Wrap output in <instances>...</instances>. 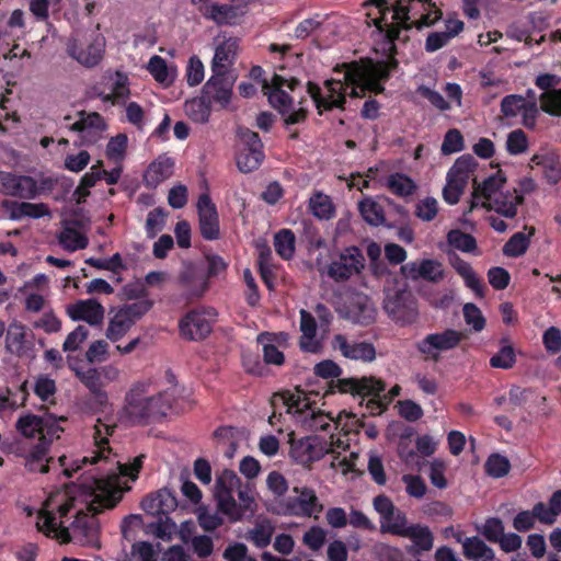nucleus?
<instances>
[{"mask_svg":"<svg viewBox=\"0 0 561 561\" xmlns=\"http://www.w3.org/2000/svg\"><path fill=\"white\" fill-rule=\"evenodd\" d=\"M402 537L411 539L421 551H430L433 548L434 537L427 526L412 524Z\"/></svg>","mask_w":561,"mask_h":561,"instance_id":"nucleus-41","label":"nucleus"},{"mask_svg":"<svg viewBox=\"0 0 561 561\" xmlns=\"http://www.w3.org/2000/svg\"><path fill=\"white\" fill-rule=\"evenodd\" d=\"M105 128L104 119L101 114L96 112H92L89 114H85L84 112L80 113V118L75 122L70 129L72 131L77 133H88L91 134L92 131L98 133L102 131Z\"/></svg>","mask_w":561,"mask_h":561,"instance_id":"nucleus-43","label":"nucleus"},{"mask_svg":"<svg viewBox=\"0 0 561 561\" xmlns=\"http://www.w3.org/2000/svg\"><path fill=\"white\" fill-rule=\"evenodd\" d=\"M153 300L145 299L112 309L106 337L112 342L119 341L153 307Z\"/></svg>","mask_w":561,"mask_h":561,"instance_id":"nucleus-11","label":"nucleus"},{"mask_svg":"<svg viewBox=\"0 0 561 561\" xmlns=\"http://www.w3.org/2000/svg\"><path fill=\"white\" fill-rule=\"evenodd\" d=\"M300 84L297 78L285 79L279 75H274L271 81L262 80V89L267 95L268 103L280 115L284 125L288 128L291 125L302 124L309 116V111L302 106L305 100L299 101V107L294 108V99L285 90L295 91Z\"/></svg>","mask_w":561,"mask_h":561,"instance_id":"nucleus-4","label":"nucleus"},{"mask_svg":"<svg viewBox=\"0 0 561 561\" xmlns=\"http://www.w3.org/2000/svg\"><path fill=\"white\" fill-rule=\"evenodd\" d=\"M214 500L217 512L210 513L207 508H199L198 525L205 531H214L224 525L227 517L230 524L242 522L247 516H253L257 504L254 490L250 483H243L233 470L224 469L216 478Z\"/></svg>","mask_w":561,"mask_h":561,"instance_id":"nucleus-2","label":"nucleus"},{"mask_svg":"<svg viewBox=\"0 0 561 561\" xmlns=\"http://www.w3.org/2000/svg\"><path fill=\"white\" fill-rule=\"evenodd\" d=\"M48 447L45 443L34 445L25 456V468L31 472L46 473L49 471V462L53 458H47Z\"/></svg>","mask_w":561,"mask_h":561,"instance_id":"nucleus-34","label":"nucleus"},{"mask_svg":"<svg viewBox=\"0 0 561 561\" xmlns=\"http://www.w3.org/2000/svg\"><path fill=\"white\" fill-rule=\"evenodd\" d=\"M466 339H468L466 332L448 328L426 334L416 342L415 348L425 360L438 363L443 353L457 348Z\"/></svg>","mask_w":561,"mask_h":561,"instance_id":"nucleus-12","label":"nucleus"},{"mask_svg":"<svg viewBox=\"0 0 561 561\" xmlns=\"http://www.w3.org/2000/svg\"><path fill=\"white\" fill-rule=\"evenodd\" d=\"M535 234V228H529V233H514L504 244L503 254L508 257H518L526 253L530 244V237Z\"/></svg>","mask_w":561,"mask_h":561,"instance_id":"nucleus-39","label":"nucleus"},{"mask_svg":"<svg viewBox=\"0 0 561 561\" xmlns=\"http://www.w3.org/2000/svg\"><path fill=\"white\" fill-rule=\"evenodd\" d=\"M463 147L465 144L461 133L453 128L445 134L440 150L443 154H451L461 151Z\"/></svg>","mask_w":561,"mask_h":561,"instance_id":"nucleus-60","label":"nucleus"},{"mask_svg":"<svg viewBox=\"0 0 561 561\" xmlns=\"http://www.w3.org/2000/svg\"><path fill=\"white\" fill-rule=\"evenodd\" d=\"M331 450L327 440L318 436H306L290 440L289 455L295 462L310 469L313 462L321 460Z\"/></svg>","mask_w":561,"mask_h":561,"instance_id":"nucleus-15","label":"nucleus"},{"mask_svg":"<svg viewBox=\"0 0 561 561\" xmlns=\"http://www.w3.org/2000/svg\"><path fill=\"white\" fill-rule=\"evenodd\" d=\"M358 210L363 219L370 226L378 227L386 221L383 207L370 197L359 202Z\"/></svg>","mask_w":561,"mask_h":561,"instance_id":"nucleus-40","label":"nucleus"},{"mask_svg":"<svg viewBox=\"0 0 561 561\" xmlns=\"http://www.w3.org/2000/svg\"><path fill=\"white\" fill-rule=\"evenodd\" d=\"M331 389L340 393H350L353 397H360L362 399L370 397L366 405L371 413H381L387 410L389 405L385 402V398L382 397L386 390V382L374 376L337 378L336 380H332Z\"/></svg>","mask_w":561,"mask_h":561,"instance_id":"nucleus-5","label":"nucleus"},{"mask_svg":"<svg viewBox=\"0 0 561 561\" xmlns=\"http://www.w3.org/2000/svg\"><path fill=\"white\" fill-rule=\"evenodd\" d=\"M238 39L230 37L216 47L214 58L211 60V72H233V66L238 55Z\"/></svg>","mask_w":561,"mask_h":561,"instance_id":"nucleus-29","label":"nucleus"},{"mask_svg":"<svg viewBox=\"0 0 561 561\" xmlns=\"http://www.w3.org/2000/svg\"><path fill=\"white\" fill-rule=\"evenodd\" d=\"M44 424V417L35 414L21 416L16 422V430L25 437H35L41 435V428Z\"/></svg>","mask_w":561,"mask_h":561,"instance_id":"nucleus-53","label":"nucleus"},{"mask_svg":"<svg viewBox=\"0 0 561 561\" xmlns=\"http://www.w3.org/2000/svg\"><path fill=\"white\" fill-rule=\"evenodd\" d=\"M165 211L161 207H157L149 211L146 219V232L149 238L156 237L164 227Z\"/></svg>","mask_w":561,"mask_h":561,"instance_id":"nucleus-62","label":"nucleus"},{"mask_svg":"<svg viewBox=\"0 0 561 561\" xmlns=\"http://www.w3.org/2000/svg\"><path fill=\"white\" fill-rule=\"evenodd\" d=\"M419 274H421V278L433 283L439 282L444 277L442 264L431 259H425L420 262Z\"/></svg>","mask_w":561,"mask_h":561,"instance_id":"nucleus-58","label":"nucleus"},{"mask_svg":"<svg viewBox=\"0 0 561 561\" xmlns=\"http://www.w3.org/2000/svg\"><path fill=\"white\" fill-rule=\"evenodd\" d=\"M128 85V77L125 73L117 71L116 78L111 87V92L102 96L103 101L111 102L113 104L125 101L130 93Z\"/></svg>","mask_w":561,"mask_h":561,"instance_id":"nucleus-46","label":"nucleus"},{"mask_svg":"<svg viewBox=\"0 0 561 561\" xmlns=\"http://www.w3.org/2000/svg\"><path fill=\"white\" fill-rule=\"evenodd\" d=\"M524 203V197L518 194L517 188L502 191L488 203H481V207L494 210L505 218H514L517 215V207Z\"/></svg>","mask_w":561,"mask_h":561,"instance_id":"nucleus-27","label":"nucleus"},{"mask_svg":"<svg viewBox=\"0 0 561 561\" xmlns=\"http://www.w3.org/2000/svg\"><path fill=\"white\" fill-rule=\"evenodd\" d=\"M148 70L154 80L160 83H170L172 81L169 78L167 61L158 55H154L150 58Z\"/></svg>","mask_w":561,"mask_h":561,"instance_id":"nucleus-64","label":"nucleus"},{"mask_svg":"<svg viewBox=\"0 0 561 561\" xmlns=\"http://www.w3.org/2000/svg\"><path fill=\"white\" fill-rule=\"evenodd\" d=\"M382 307L387 316L401 327L415 323L420 316L417 299L407 286L386 289Z\"/></svg>","mask_w":561,"mask_h":561,"instance_id":"nucleus-9","label":"nucleus"},{"mask_svg":"<svg viewBox=\"0 0 561 561\" xmlns=\"http://www.w3.org/2000/svg\"><path fill=\"white\" fill-rule=\"evenodd\" d=\"M141 507L146 514L156 517L148 527L158 538H165L175 528V523L170 518V513L178 507V500L173 492L163 488L150 493L141 501Z\"/></svg>","mask_w":561,"mask_h":561,"instance_id":"nucleus-6","label":"nucleus"},{"mask_svg":"<svg viewBox=\"0 0 561 561\" xmlns=\"http://www.w3.org/2000/svg\"><path fill=\"white\" fill-rule=\"evenodd\" d=\"M296 237L287 228L280 229L274 236V248L283 260H290L295 254Z\"/></svg>","mask_w":561,"mask_h":561,"instance_id":"nucleus-42","label":"nucleus"},{"mask_svg":"<svg viewBox=\"0 0 561 561\" xmlns=\"http://www.w3.org/2000/svg\"><path fill=\"white\" fill-rule=\"evenodd\" d=\"M104 307L95 299L79 300L67 307V314L73 321H85L99 325L104 319Z\"/></svg>","mask_w":561,"mask_h":561,"instance_id":"nucleus-24","label":"nucleus"},{"mask_svg":"<svg viewBox=\"0 0 561 561\" xmlns=\"http://www.w3.org/2000/svg\"><path fill=\"white\" fill-rule=\"evenodd\" d=\"M523 108H526V101L518 94L506 95L501 102V113L505 117H515Z\"/></svg>","mask_w":561,"mask_h":561,"instance_id":"nucleus-61","label":"nucleus"},{"mask_svg":"<svg viewBox=\"0 0 561 561\" xmlns=\"http://www.w3.org/2000/svg\"><path fill=\"white\" fill-rule=\"evenodd\" d=\"M468 184L463 178L456 176L449 172L446 175V184L443 188V198L449 205H456Z\"/></svg>","mask_w":561,"mask_h":561,"instance_id":"nucleus-44","label":"nucleus"},{"mask_svg":"<svg viewBox=\"0 0 561 561\" xmlns=\"http://www.w3.org/2000/svg\"><path fill=\"white\" fill-rule=\"evenodd\" d=\"M528 149V138L523 129H515L507 135L506 150L512 156L524 153Z\"/></svg>","mask_w":561,"mask_h":561,"instance_id":"nucleus-56","label":"nucleus"},{"mask_svg":"<svg viewBox=\"0 0 561 561\" xmlns=\"http://www.w3.org/2000/svg\"><path fill=\"white\" fill-rule=\"evenodd\" d=\"M476 167V159L471 154L467 153L459 157L448 170V172L469 181L470 175L474 171Z\"/></svg>","mask_w":561,"mask_h":561,"instance_id":"nucleus-59","label":"nucleus"},{"mask_svg":"<svg viewBox=\"0 0 561 561\" xmlns=\"http://www.w3.org/2000/svg\"><path fill=\"white\" fill-rule=\"evenodd\" d=\"M387 59L373 61L370 58L354 60L351 62L337 64L333 71H341L345 69L346 83H358L366 78L376 79L385 83L389 78L392 70L398 67L396 56L385 55Z\"/></svg>","mask_w":561,"mask_h":561,"instance_id":"nucleus-8","label":"nucleus"},{"mask_svg":"<svg viewBox=\"0 0 561 561\" xmlns=\"http://www.w3.org/2000/svg\"><path fill=\"white\" fill-rule=\"evenodd\" d=\"M559 82L560 78L552 73L539 75L535 80V84L543 90L539 98L540 107L552 116H561V88L554 89Z\"/></svg>","mask_w":561,"mask_h":561,"instance_id":"nucleus-20","label":"nucleus"},{"mask_svg":"<svg viewBox=\"0 0 561 561\" xmlns=\"http://www.w3.org/2000/svg\"><path fill=\"white\" fill-rule=\"evenodd\" d=\"M396 24H385L382 25V19L375 20V25L380 32L385 33V41L382 43V53L383 55H392L397 54V45L396 41L399 39L400 32L403 28L402 21L396 20Z\"/></svg>","mask_w":561,"mask_h":561,"instance_id":"nucleus-36","label":"nucleus"},{"mask_svg":"<svg viewBox=\"0 0 561 561\" xmlns=\"http://www.w3.org/2000/svg\"><path fill=\"white\" fill-rule=\"evenodd\" d=\"M148 387L147 382H137L126 393L124 411L134 424L160 421L172 407V398L168 392L146 397Z\"/></svg>","mask_w":561,"mask_h":561,"instance_id":"nucleus-3","label":"nucleus"},{"mask_svg":"<svg viewBox=\"0 0 561 561\" xmlns=\"http://www.w3.org/2000/svg\"><path fill=\"white\" fill-rule=\"evenodd\" d=\"M198 224L202 237L205 240L214 241L220 236L219 216L216 205L208 193L199 195L197 201Z\"/></svg>","mask_w":561,"mask_h":561,"instance_id":"nucleus-21","label":"nucleus"},{"mask_svg":"<svg viewBox=\"0 0 561 561\" xmlns=\"http://www.w3.org/2000/svg\"><path fill=\"white\" fill-rule=\"evenodd\" d=\"M237 76L233 72H213L203 88L204 94L215 103L226 106L230 103Z\"/></svg>","mask_w":561,"mask_h":561,"instance_id":"nucleus-22","label":"nucleus"},{"mask_svg":"<svg viewBox=\"0 0 561 561\" xmlns=\"http://www.w3.org/2000/svg\"><path fill=\"white\" fill-rule=\"evenodd\" d=\"M0 193L21 199H34L39 188L34 178L0 171Z\"/></svg>","mask_w":561,"mask_h":561,"instance_id":"nucleus-18","label":"nucleus"},{"mask_svg":"<svg viewBox=\"0 0 561 561\" xmlns=\"http://www.w3.org/2000/svg\"><path fill=\"white\" fill-rule=\"evenodd\" d=\"M277 399H280L283 404L287 407V412L295 410V412L301 413L309 409L310 405L308 398L301 397L300 394H295L289 390L275 393L272 399V404H275Z\"/></svg>","mask_w":561,"mask_h":561,"instance_id":"nucleus-47","label":"nucleus"},{"mask_svg":"<svg viewBox=\"0 0 561 561\" xmlns=\"http://www.w3.org/2000/svg\"><path fill=\"white\" fill-rule=\"evenodd\" d=\"M336 72H343L345 75V69ZM351 84L346 83L344 76L343 80L334 78L327 79L323 82V88L327 92L325 94H323L322 88L313 81H308L306 89L307 93L314 103L317 113L322 115L324 112H331L335 108L341 111L345 110L347 88Z\"/></svg>","mask_w":561,"mask_h":561,"instance_id":"nucleus-10","label":"nucleus"},{"mask_svg":"<svg viewBox=\"0 0 561 561\" xmlns=\"http://www.w3.org/2000/svg\"><path fill=\"white\" fill-rule=\"evenodd\" d=\"M348 316L355 323L368 325L376 319V309L367 296H358L351 302Z\"/></svg>","mask_w":561,"mask_h":561,"instance_id":"nucleus-32","label":"nucleus"},{"mask_svg":"<svg viewBox=\"0 0 561 561\" xmlns=\"http://www.w3.org/2000/svg\"><path fill=\"white\" fill-rule=\"evenodd\" d=\"M299 314L300 331L302 332V336L300 340V348L306 352L316 353L319 350L318 343L313 341L317 334L316 318L305 309H301Z\"/></svg>","mask_w":561,"mask_h":561,"instance_id":"nucleus-33","label":"nucleus"},{"mask_svg":"<svg viewBox=\"0 0 561 561\" xmlns=\"http://www.w3.org/2000/svg\"><path fill=\"white\" fill-rule=\"evenodd\" d=\"M447 242L453 248L466 253H471L477 249L476 238L459 229H453L447 233Z\"/></svg>","mask_w":561,"mask_h":561,"instance_id":"nucleus-48","label":"nucleus"},{"mask_svg":"<svg viewBox=\"0 0 561 561\" xmlns=\"http://www.w3.org/2000/svg\"><path fill=\"white\" fill-rule=\"evenodd\" d=\"M174 160L165 154L159 156L152 161L144 174V183L149 188H156L162 182L172 176Z\"/></svg>","mask_w":561,"mask_h":561,"instance_id":"nucleus-28","label":"nucleus"},{"mask_svg":"<svg viewBox=\"0 0 561 561\" xmlns=\"http://www.w3.org/2000/svg\"><path fill=\"white\" fill-rule=\"evenodd\" d=\"M244 15L242 5L213 3L204 13V16L214 21L217 25H236Z\"/></svg>","mask_w":561,"mask_h":561,"instance_id":"nucleus-31","label":"nucleus"},{"mask_svg":"<svg viewBox=\"0 0 561 561\" xmlns=\"http://www.w3.org/2000/svg\"><path fill=\"white\" fill-rule=\"evenodd\" d=\"M275 533V525L268 518H264L255 524L254 528L248 533V539L260 549L266 548Z\"/></svg>","mask_w":561,"mask_h":561,"instance_id":"nucleus-37","label":"nucleus"},{"mask_svg":"<svg viewBox=\"0 0 561 561\" xmlns=\"http://www.w3.org/2000/svg\"><path fill=\"white\" fill-rule=\"evenodd\" d=\"M186 115L196 123H205L210 115V107L202 98H196L185 103Z\"/></svg>","mask_w":561,"mask_h":561,"instance_id":"nucleus-52","label":"nucleus"},{"mask_svg":"<svg viewBox=\"0 0 561 561\" xmlns=\"http://www.w3.org/2000/svg\"><path fill=\"white\" fill-rule=\"evenodd\" d=\"M484 470L492 478H503L510 472L511 462L505 456L491 454L484 463Z\"/></svg>","mask_w":561,"mask_h":561,"instance_id":"nucleus-50","label":"nucleus"},{"mask_svg":"<svg viewBox=\"0 0 561 561\" xmlns=\"http://www.w3.org/2000/svg\"><path fill=\"white\" fill-rule=\"evenodd\" d=\"M332 346L334 350L345 357L354 360H363L370 363L376 358V348L373 343L369 342H354L350 343L345 335L336 334L332 340Z\"/></svg>","mask_w":561,"mask_h":561,"instance_id":"nucleus-23","label":"nucleus"},{"mask_svg":"<svg viewBox=\"0 0 561 561\" xmlns=\"http://www.w3.org/2000/svg\"><path fill=\"white\" fill-rule=\"evenodd\" d=\"M462 311L466 323L471 325L476 332H480L484 329L485 318L474 304H466Z\"/></svg>","mask_w":561,"mask_h":561,"instance_id":"nucleus-63","label":"nucleus"},{"mask_svg":"<svg viewBox=\"0 0 561 561\" xmlns=\"http://www.w3.org/2000/svg\"><path fill=\"white\" fill-rule=\"evenodd\" d=\"M478 529L488 541L496 543L503 537L504 524L499 517H489Z\"/></svg>","mask_w":561,"mask_h":561,"instance_id":"nucleus-57","label":"nucleus"},{"mask_svg":"<svg viewBox=\"0 0 561 561\" xmlns=\"http://www.w3.org/2000/svg\"><path fill=\"white\" fill-rule=\"evenodd\" d=\"M217 311L214 308H196L186 312L179 322L180 334L188 341H203L213 331Z\"/></svg>","mask_w":561,"mask_h":561,"instance_id":"nucleus-13","label":"nucleus"},{"mask_svg":"<svg viewBox=\"0 0 561 561\" xmlns=\"http://www.w3.org/2000/svg\"><path fill=\"white\" fill-rule=\"evenodd\" d=\"M410 1L412 2L410 7L403 5L401 0L392 7L393 20H401L404 30L431 27L443 18L442 10L432 0Z\"/></svg>","mask_w":561,"mask_h":561,"instance_id":"nucleus-7","label":"nucleus"},{"mask_svg":"<svg viewBox=\"0 0 561 561\" xmlns=\"http://www.w3.org/2000/svg\"><path fill=\"white\" fill-rule=\"evenodd\" d=\"M104 37L96 35L83 45L77 39H71L67 45L69 56L87 68L99 65L103 58Z\"/></svg>","mask_w":561,"mask_h":561,"instance_id":"nucleus-19","label":"nucleus"},{"mask_svg":"<svg viewBox=\"0 0 561 561\" xmlns=\"http://www.w3.org/2000/svg\"><path fill=\"white\" fill-rule=\"evenodd\" d=\"M312 215L319 219H330L334 215L333 204L328 195L314 194L309 201Z\"/></svg>","mask_w":561,"mask_h":561,"instance_id":"nucleus-49","label":"nucleus"},{"mask_svg":"<svg viewBox=\"0 0 561 561\" xmlns=\"http://www.w3.org/2000/svg\"><path fill=\"white\" fill-rule=\"evenodd\" d=\"M386 185L392 194L399 197H409L413 195L417 188L410 176L399 172L390 174L387 178Z\"/></svg>","mask_w":561,"mask_h":561,"instance_id":"nucleus-38","label":"nucleus"},{"mask_svg":"<svg viewBox=\"0 0 561 561\" xmlns=\"http://www.w3.org/2000/svg\"><path fill=\"white\" fill-rule=\"evenodd\" d=\"M515 363V351L510 344L503 345L499 352L490 358V366L493 368L510 369Z\"/></svg>","mask_w":561,"mask_h":561,"instance_id":"nucleus-55","label":"nucleus"},{"mask_svg":"<svg viewBox=\"0 0 561 561\" xmlns=\"http://www.w3.org/2000/svg\"><path fill=\"white\" fill-rule=\"evenodd\" d=\"M409 526L405 513L397 508L391 520L381 522L380 531L402 537Z\"/></svg>","mask_w":561,"mask_h":561,"instance_id":"nucleus-51","label":"nucleus"},{"mask_svg":"<svg viewBox=\"0 0 561 561\" xmlns=\"http://www.w3.org/2000/svg\"><path fill=\"white\" fill-rule=\"evenodd\" d=\"M101 434H102L101 427L95 426L94 439H95V445L98 446L99 449H98V451H93V456H91V457L84 456L81 459L73 460L71 463V467L67 466V457L66 456H60L58 458L59 465L64 468L62 472L67 478H71L77 471H79L82 468L83 465H87V463L93 465V463H96L98 461H100L101 459L105 458L104 453L110 451L111 447L108 444V438L101 436Z\"/></svg>","mask_w":561,"mask_h":561,"instance_id":"nucleus-26","label":"nucleus"},{"mask_svg":"<svg viewBox=\"0 0 561 561\" xmlns=\"http://www.w3.org/2000/svg\"><path fill=\"white\" fill-rule=\"evenodd\" d=\"M241 147L237 153V167L242 173H250L264 160L263 144L257 133L248 128L240 130Z\"/></svg>","mask_w":561,"mask_h":561,"instance_id":"nucleus-14","label":"nucleus"},{"mask_svg":"<svg viewBox=\"0 0 561 561\" xmlns=\"http://www.w3.org/2000/svg\"><path fill=\"white\" fill-rule=\"evenodd\" d=\"M103 174H106V170L103 168V162L99 160L91 167L90 172H87L80 180V184L77 192L81 195H89V188L93 187L98 181L103 179Z\"/></svg>","mask_w":561,"mask_h":561,"instance_id":"nucleus-54","label":"nucleus"},{"mask_svg":"<svg viewBox=\"0 0 561 561\" xmlns=\"http://www.w3.org/2000/svg\"><path fill=\"white\" fill-rule=\"evenodd\" d=\"M455 539L457 542L462 543V553L468 560L494 561L495 554L493 549L478 536L462 539L461 534H457L455 535Z\"/></svg>","mask_w":561,"mask_h":561,"instance_id":"nucleus-30","label":"nucleus"},{"mask_svg":"<svg viewBox=\"0 0 561 561\" xmlns=\"http://www.w3.org/2000/svg\"><path fill=\"white\" fill-rule=\"evenodd\" d=\"M365 267V257L357 247L346 248L328 266V276L335 282L348 280L359 274Z\"/></svg>","mask_w":561,"mask_h":561,"instance_id":"nucleus-16","label":"nucleus"},{"mask_svg":"<svg viewBox=\"0 0 561 561\" xmlns=\"http://www.w3.org/2000/svg\"><path fill=\"white\" fill-rule=\"evenodd\" d=\"M293 492L296 496H288L284 500V514L298 517H311L314 513H320L323 505L319 502L316 491L308 486H294Z\"/></svg>","mask_w":561,"mask_h":561,"instance_id":"nucleus-17","label":"nucleus"},{"mask_svg":"<svg viewBox=\"0 0 561 561\" xmlns=\"http://www.w3.org/2000/svg\"><path fill=\"white\" fill-rule=\"evenodd\" d=\"M108 484L103 477H92L89 485L83 488L89 491H100V493H91L92 499L84 508H78L75 519L69 527H65L62 522L57 523L54 512L41 510L37 514L36 528L47 537H56L64 543L71 541L70 529L75 536H80L87 541L92 540L98 533V520L95 516L104 510H111L122 500L123 492L119 489H105Z\"/></svg>","mask_w":561,"mask_h":561,"instance_id":"nucleus-1","label":"nucleus"},{"mask_svg":"<svg viewBox=\"0 0 561 561\" xmlns=\"http://www.w3.org/2000/svg\"><path fill=\"white\" fill-rule=\"evenodd\" d=\"M504 183H505V178H503L500 172L497 174L486 178L481 184H479L474 180L472 198L470 201L468 209L463 210V215L467 216L474 208L481 206V203H480L481 198L484 199L482 203L490 202L492 199V197H494L496 194L502 192V186Z\"/></svg>","mask_w":561,"mask_h":561,"instance_id":"nucleus-25","label":"nucleus"},{"mask_svg":"<svg viewBox=\"0 0 561 561\" xmlns=\"http://www.w3.org/2000/svg\"><path fill=\"white\" fill-rule=\"evenodd\" d=\"M59 242L64 247V249L68 251H77V250H83L89 244V239L87 236L78 231L77 228L67 226L64 228V230L60 232Z\"/></svg>","mask_w":561,"mask_h":561,"instance_id":"nucleus-45","label":"nucleus"},{"mask_svg":"<svg viewBox=\"0 0 561 561\" xmlns=\"http://www.w3.org/2000/svg\"><path fill=\"white\" fill-rule=\"evenodd\" d=\"M26 328L20 322H12L5 335V348L9 353L22 356L25 354Z\"/></svg>","mask_w":561,"mask_h":561,"instance_id":"nucleus-35","label":"nucleus"}]
</instances>
